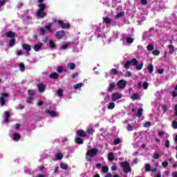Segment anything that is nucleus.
<instances>
[{"instance_id": "obj_12", "label": "nucleus", "mask_w": 177, "mask_h": 177, "mask_svg": "<svg viewBox=\"0 0 177 177\" xmlns=\"http://www.w3.org/2000/svg\"><path fill=\"white\" fill-rule=\"evenodd\" d=\"M10 118V113H9V112L6 111L4 113V115H3V122H9V119Z\"/></svg>"}, {"instance_id": "obj_47", "label": "nucleus", "mask_w": 177, "mask_h": 177, "mask_svg": "<svg viewBox=\"0 0 177 177\" xmlns=\"http://www.w3.org/2000/svg\"><path fill=\"white\" fill-rule=\"evenodd\" d=\"M122 16H124L123 12L118 13L117 15L115 16V17L120 19V18L122 17Z\"/></svg>"}, {"instance_id": "obj_58", "label": "nucleus", "mask_w": 177, "mask_h": 177, "mask_svg": "<svg viewBox=\"0 0 177 177\" xmlns=\"http://www.w3.org/2000/svg\"><path fill=\"white\" fill-rule=\"evenodd\" d=\"M138 93H134V94H133V95L131 96V99H133V100H135L138 99Z\"/></svg>"}, {"instance_id": "obj_45", "label": "nucleus", "mask_w": 177, "mask_h": 177, "mask_svg": "<svg viewBox=\"0 0 177 177\" xmlns=\"http://www.w3.org/2000/svg\"><path fill=\"white\" fill-rule=\"evenodd\" d=\"M148 70L149 73H153V71L154 70V66H153V65H149Z\"/></svg>"}, {"instance_id": "obj_14", "label": "nucleus", "mask_w": 177, "mask_h": 177, "mask_svg": "<svg viewBox=\"0 0 177 177\" xmlns=\"http://www.w3.org/2000/svg\"><path fill=\"white\" fill-rule=\"evenodd\" d=\"M168 49H169V53H170V55H174V53H175V52H176V50H177V48H175V47H174L173 45H169Z\"/></svg>"}, {"instance_id": "obj_44", "label": "nucleus", "mask_w": 177, "mask_h": 177, "mask_svg": "<svg viewBox=\"0 0 177 177\" xmlns=\"http://www.w3.org/2000/svg\"><path fill=\"white\" fill-rule=\"evenodd\" d=\"M143 127H144L145 128H149V127H151V123L150 122H146L144 124Z\"/></svg>"}, {"instance_id": "obj_5", "label": "nucleus", "mask_w": 177, "mask_h": 177, "mask_svg": "<svg viewBox=\"0 0 177 177\" xmlns=\"http://www.w3.org/2000/svg\"><path fill=\"white\" fill-rule=\"evenodd\" d=\"M9 97V94L8 93H3L0 96V104L1 106H5V103L8 102V98Z\"/></svg>"}, {"instance_id": "obj_54", "label": "nucleus", "mask_w": 177, "mask_h": 177, "mask_svg": "<svg viewBox=\"0 0 177 177\" xmlns=\"http://www.w3.org/2000/svg\"><path fill=\"white\" fill-rule=\"evenodd\" d=\"M28 94L30 95L29 96H34V95H35V93L34 92V90H29Z\"/></svg>"}, {"instance_id": "obj_48", "label": "nucleus", "mask_w": 177, "mask_h": 177, "mask_svg": "<svg viewBox=\"0 0 177 177\" xmlns=\"http://www.w3.org/2000/svg\"><path fill=\"white\" fill-rule=\"evenodd\" d=\"M132 76V73L129 71H127L126 73L124 74V77H131Z\"/></svg>"}, {"instance_id": "obj_43", "label": "nucleus", "mask_w": 177, "mask_h": 177, "mask_svg": "<svg viewBox=\"0 0 177 177\" xmlns=\"http://www.w3.org/2000/svg\"><path fill=\"white\" fill-rule=\"evenodd\" d=\"M93 132H95V130L93 129H87V133L88 135H93Z\"/></svg>"}, {"instance_id": "obj_31", "label": "nucleus", "mask_w": 177, "mask_h": 177, "mask_svg": "<svg viewBox=\"0 0 177 177\" xmlns=\"http://www.w3.org/2000/svg\"><path fill=\"white\" fill-rule=\"evenodd\" d=\"M114 107H115V104L114 102H111L108 105L109 110H113V109H114Z\"/></svg>"}, {"instance_id": "obj_52", "label": "nucleus", "mask_w": 177, "mask_h": 177, "mask_svg": "<svg viewBox=\"0 0 177 177\" xmlns=\"http://www.w3.org/2000/svg\"><path fill=\"white\" fill-rule=\"evenodd\" d=\"M115 145H120L121 143V139L117 138L116 140H114Z\"/></svg>"}, {"instance_id": "obj_46", "label": "nucleus", "mask_w": 177, "mask_h": 177, "mask_svg": "<svg viewBox=\"0 0 177 177\" xmlns=\"http://www.w3.org/2000/svg\"><path fill=\"white\" fill-rule=\"evenodd\" d=\"M129 67H131V62L130 61H127L126 62V64H124V68H129Z\"/></svg>"}, {"instance_id": "obj_6", "label": "nucleus", "mask_w": 177, "mask_h": 177, "mask_svg": "<svg viewBox=\"0 0 177 177\" xmlns=\"http://www.w3.org/2000/svg\"><path fill=\"white\" fill-rule=\"evenodd\" d=\"M130 62V64L132 66H136V70H140L141 68H143V63H140L139 66H138V64L139 63L136 59H133Z\"/></svg>"}, {"instance_id": "obj_24", "label": "nucleus", "mask_w": 177, "mask_h": 177, "mask_svg": "<svg viewBox=\"0 0 177 177\" xmlns=\"http://www.w3.org/2000/svg\"><path fill=\"white\" fill-rule=\"evenodd\" d=\"M103 21L105 22L106 24H110L111 21H113V19L109 17H104L103 18Z\"/></svg>"}, {"instance_id": "obj_13", "label": "nucleus", "mask_w": 177, "mask_h": 177, "mask_svg": "<svg viewBox=\"0 0 177 177\" xmlns=\"http://www.w3.org/2000/svg\"><path fill=\"white\" fill-rule=\"evenodd\" d=\"M42 46H44V44L42 43H38L37 44H35L34 46V50L35 52H39V50H41V48H42Z\"/></svg>"}, {"instance_id": "obj_49", "label": "nucleus", "mask_w": 177, "mask_h": 177, "mask_svg": "<svg viewBox=\"0 0 177 177\" xmlns=\"http://www.w3.org/2000/svg\"><path fill=\"white\" fill-rule=\"evenodd\" d=\"M162 165L163 168H167L168 167V162L164 161L162 162Z\"/></svg>"}, {"instance_id": "obj_10", "label": "nucleus", "mask_w": 177, "mask_h": 177, "mask_svg": "<svg viewBox=\"0 0 177 177\" xmlns=\"http://www.w3.org/2000/svg\"><path fill=\"white\" fill-rule=\"evenodd\" d=\"M65 35H66V33H65L64 30H60V31L56 32L55 37L58 39H60L63 38V37H64Z\"/></svg>"}, {"instance_id": "obj_34", "label": "nucleus", "mask_w": 177, "mask_h": 177, "mask_svg": "<svg viewBox=\"0 0 177 177\" xmlns=\"http://www.w3.org/2000/svg\"><path fill=\"white\" fill-rule=\"evenodd\" d=\"M68 68H70L71 70H74V68H75V64H74V63L68 64Z\"/></svg>"}, {"instance_id": "obj_33", "label": "nucleus", "mask_w": 177, "mask_h": 177, "mask_svg": "<svg viewBox=\"0 0 177 177\" xmlns=\"http://www.w3.org/2000/svg\"><path fill=\"white\" fill-rule=\"evenodd\" d=\"M147 50H150V51L153 50V49H154V46H153V44H148V46H147Z\"/></svg>"}, {"instance_id": "obj_17", "label": "nucleus", "mask_w": 177, "mask_h": 177, "mask_svg": "<svg viewBox=\"0 0 177 177\" xmlns=\"http://www.w3.org/2000/svg\"><path fill=\"white\" fill-rule=\"evenodd\" d=\"M84 86V83H78L73 85V89L77 91V89H81V88Z\"/></svg>"}, {"instance_id": "obj_23", "label": "nucleus", "mask_w": 177, "mask_h": 177, "mask_svg": "<svg viewBox=\"0 0 177 177\" xmlns=\"http://www.w3.org/2000/svg\"><path fill=\"white\" fill-rule=\"evenodd\" d=\"M59 167L62 169H65V170L68 169V165L64 162L60 163Z\"/></svg>"}, {"instance_id": "obj_61", "label": "nucleus", "mask_w": 177, "mask_h": 177, "mask_svg": "<svg viewBox=\"0 0 177 177\" xmlns=\"http://www.w3.org/2000/svg\"><path fill=\"white\" fill-rule=\"evenodd\" d=\"M165 146L167 149H168V147H169L170 145H169V140H166L165 141Z\"/></svg>"}, {"instance_id": "obj_39", "label": "nucleus", "mask_w": 177, "mask_h": 177, "mask_svg": "<svg viewBox=\"0 0 177 177\" xmlns=\"http://www.w3.org/2000/svg\"><path fill=\"white\" fill-rule=\"evenodd\" d=\"M68 46H70V44H66L60 47V49L64 50L67 49V48H68Z\"/></svg>"}, {"instance_id": "obj_59", "label": "nucleus", "mask_w": 177, "mask_h": 177, "mask_svg": "<svg viewBox=\"0 0 177 177\" xmlns=\"http://www.w3.org/2000/svg\"><path fill=\"white\" fill-rule=\"evenodd\" d=\"M162 109L163 110V111H165L166 113V111H168V106H167V105H163L162 106Z\"/></svg>"}, {"instance_id": "obj_16", "label": "nucleus", "mask_w": 177, "mask_h": 177, "mask_svg": "<svg viewBox=\"0 0 177 177\" xmlns=\"http://www.w3.org/2000/svg\"><path fill=\"white\" fill-rule=\"evenodd\" d=\"M48 46L50 49H56V44L53 40L48 41Z\"/></svg>"}, {"instance_id": "obj_64", "label": "nucleus", "mask_w": 177, "mask_h": 177, "mask_svg": "<svg viewBox=\"0 0 177 177\" xmlns=\"http://www.w3.org/2000/svg\"><path fill=\"white\" fill-rule=\"evenodd\" d=\"M173 177H177V171L172 173Z\"/></svg>"}, {"instance_id": "obj_25", "label": "nucleus", "mask_w": 177, "mask_h": 177, "mask_svg": "<svg viewBox=\"0 0 177 177\" xmlns=\"http://www.w3.org/2000/svg\"><path fill=\"white\" fill-rule=\"evenodd\" d=\"M109 161H113L114 160V153L113 152H110L108 155Z\"/></svg>"}, {"instance_id": "obj_11", "label": "nucleus", "mask_w": 177, "mask_h": 177, "mask_svg": "<svg viewBox=\"0 0 177 177\" xmlns=\"http://www.w3.org/2000/svg\"><path fill=\"white\" fill-rule=\"evenodd\" d=\"M121 97H122V96L120 93H115L112 94V100L113 102H115V100H118V99H121Z\"/></svg>"}, {"instance_id": "obj_15", "label": "nucleus", "mask_w": 177, "mask_h": 177, "mask_svg": "<svg viewBox=\"0 0 177 177\" xmlns=\"http://www.w3.org/2000/svg\"><path fill=\"white\" fill-rule=\"evenodd\" d=\"M77 136H81L82 138H85L86 137V133H85L84 130H78L77 131Z\"/></svg>"}, {"instance_id": "obj_28", "label": "nucleus", "mask_w": 177, "mask_h": 177, "mask_svg": "<svg viewBox=\"0 0 177 177\" xmlns=\"http://www.w3.org/2000/svg\"><path fill=\"white\" fill-rule=\"evenodd\" d=\"M57 96H58V97L63 96V88H59L57 91Z\"/></svg>"}, {"instance_id": "obj_3", "label": "nucleus", "mask_w": 177, "mask_h": 177, "mask_svg": "<svg viewBox=\"0 0 177 177\" xmlns=\"http://www.w3.org/2000/svg\"><path fill=\"white\" fill-rule=\"evenodd\" d=\"M46 30H48L49 32H53V30H52V24H47L45 28H39L37 29L39 35H44Z\"/></svg>"}, {"instance_id": "obj_21", "label": "nucleus", "mask_w": 177, "mask_h": 177, "mask_svg": "<svg viewBox=\"0 0 177 177\" xmlns=\"http://www.w3.org/2000/svg\"><path fill=\"white\" fill-rule=\"evenodd\" d=\"M22 48L24 50H26V52L31 50V47L28 44H22Z\"/></svg>"}, {"instance_id": "obj_20", "label": "nucleus", "mask_w": 177, "mask_h": 177, "mask_svg": "<svg viewBox=\"0 0 177 177\" xmlns=\"http://www.w3.org/2000/svg\"><path fill=\"white\" fill-rule=\"evenodd\" d=\"M13 140H15V142H19V140H20V134L15 133L13 134Z\"/></svg>"}, {"instance_id": "obj_19", "label": "nucleus", "mask_w": 177, "mask_h": 177, "mask_svg": "<svg viewBox=\"0 0 177 177\" xmlns=\"http://www.w3.org/2000/svg\"><path fill=\"white\" fill-rule=\"evenodd\" d=\"M38 91L40 93H42L45 91V86L42 84H38L37 85Z\"/></svg>"}, {"instance_id": "obj_56", "label": "nucleus", "mask_w": 177, "mask_h": 177, "mask_svg": "<svg viewBox=\"0 0 177 177\" xmlns=\"http://www.w3.org/2000/svg\"><path fill=\"white\" fill-rule=\"evenodd\" d=\"M177 95V85L176 86L175 91L172 93V96L175 97Z\"/></svg>"}, {"instance_id": "obj_30", "label": "nucleus", "mask_w": 177, "mask_h": 177, "mask_svg": "<svg viewBox=\"0 0 177 177\" xmlns=\"http://www.w3.org/2000/svg\"><path fill=\"white\" fill-rule=\"evenodd\" d=\"M145 171L147 172H150V171H151V165L149 164H145Z\"/></svg>"}, {"instance_id": "obj_50", "label": "nucleus", "mask_w": 177, "mask_h": 177, "mask_svg": "<svg viewBox=\"0 0 177 177\" xmlns=\"http://www.w3.org/2000/svg\"><path fill=\"white\" fill-rule=\"evenodd\" d=\"M142 113H143V109L140 108L137 111V115L140 116L142 114Z\"/></svg>"}, {"instance_id": "obj_63", "label": "nucleus", "mask_w": 177, "mask_h": 177, "mask_svg": "<svg viewBox=\"0 0 177 177\" xmlns=\"http://www.w3.org/2000/svg\"><path fill=\"white\" fill-rule=\"evenodd\" d=\"M78 75H79L78 73H75L72 75V78L74 80V78H77Z\"/></svg>"}, {"instance_id": "obj_32", "label": "nucleus", "mask_w": 177, "mask_h": 177, "mask_svg": "<svg viewBox=\"0 0 177 177\" xmlns=\"http://www.w3.org/2000/svg\"><path fill=\"white\" fill-rule=\"evenodd\" d=\"M117 74H118V72L117 71V69L113 68L112 70H111V71H110V75H117Z\"/></svg>"}, {"instance_id": "obj_51", "label": "nucleus", "mask_w": 177, "mask_h": 177, "mask_svg": "<svg viewBox=\"0 0 177 177\" xmlns=\"http://www.w3.org/2000/svg\"><path fill=\"white\" fill-rule=\"evenodd\" d=\"M5 3H6V0H0V8H2Z\"/></svg>"}, {"instance_id": "obj_40", "label": "nucleus", "mask_w": 177, "mask_h": 177, "mask_svg": "<svg viewBox=\"0 0 177 177\" xmlns=\"http://www.w3.org/2000/svg\"><path fill=\"white\" fill-rule=\"evenodd\" d=\"M19 68L21 71H25L26 70V66H24V64H19Z\"/></svg>"}, {"instance_id": "obj_18", "label": "nucleus", "mask_w": 177, "mask_h": 177, "mask_svg": "<svg viewBox=\"0 0 177 177\" xmlns=\"http://www.w3.org/2000/svg\"><path fill=\"white\" fill-rule=\"evenodd\" d=\"M6 37H8V38H15V37H16V33L13 32H7L6 33Z\"/></svg>"}, {"instance_id": "obj_57", "label": "nucleus", "mask_w": 177, "mask_h": 177, "mask_svg": "<svg viewBox=\"0 0 177 177\" xmlns=\"http://www.w3.org/2000/svg\"><path fill=\"white\" fill-rule=\"evenodd\" d=\"M172 127L174 129H177V122L176 121H174L173 123H172Z\"/></svg>"}, {"instance_id": "obj_53", "label": "nucleus", "mask_w": 177, "mask_h": 177, "mask_svg": "<svg viewBox=\"0 0 177 177\" xmlns=\"http://www.w3.org/2000/svg\"><path fill=\"white\" fill-rule=\"evenodd\" d=\"M57 73H63V67H62V66H58V67L57 68Z\"/></svg>"}, {"instance_id": "obj_60", "label": "nucleus", "mask_w": 177, "mask_h": 177, "mask_svg": "<svg viewBox=\"0 0 177 177\" xmlns=\"http://www.w3.org/2000/svg\"><path fill=\"white\" fill-rule=\"evenodd\" d=\"M143 88L144 89H147V88H149V84L147 82H144L143 83Z\"/></svg>"}, {"instance_id": "obj_38", "label": "nucleus", "mask_w": 177, "mask_h": 177, "mask_svg": "<svg viewBox=\"0 0 177 177\" xmlns=\"http://www.w3.org/2000/svg\"><path fill=\"white\" fill-rule=\"evenodd\" d=\"M57 77H59V75L56 73H52L50 75V78H53L54 80H55L56 78H57Z\"/></svg>"}, {"instance_id": "obj_4", "label": "nucleus", "mask_w": 177, "mask_h": 177, "mask_svg": "<svg viewBox=\"0 0 177 177\" xmlns=\"http://www.w3.org/2000/svg\"><path fill=\"white\" fill-rule=\"evenodd\" d=\"M120 165L122 167L124 174H129L131 172V166H129L128 162H120Z\"/></svg>"}, {"instance_id": "obj_41", "label": "nucleus", "mask_w": 177, "mask_h": 177, "mask_svg": "<svg viewBox=\"0 0 177 177\" xmlns=\"http://www.w3.org/2000/svg\"><path fill=\"white\" fill-rule=\"evenodd\" d=\"M126 41L127 42V44H132V42H133V38H132V37H127L126 39Z\"/></svg>"}, {"instance_id": "obj_35", "label": "nucleus", "mask_w": 177, "mask_h": 177, "mask_svg": "<svg viewBox=\"0 0 177 177\" xmlns=\"http://www.w3.org/2000/svg\"><path fill=\"white\" fill-rule=\"evenodd\" d=\"M102 172H104V174H107V172H109V167L107 166H104L102 167Z\"/></svg>"}, {"instance_id": "obj_7", "label": "nucleus", "mask_w": 177, "mask_h": 177, "mask_svg": "<svg viewBox=\"0 0 177 177\" xmlns=\"http://www.w3.org/2000/svg\"><path fill=\"white\" fill-rule=\"evenodd\" d=\"M57 24H59V26H60L61 28H62L63 30L70 28V24L68 23H64L62 21L59 20L57 21Z\"/></svg>"}, {"instance_id": "obj_26", "label": "nucleus", "mask_w": 177, "mask_h": 177, "mask_svg": "<svg viewBox=\"0 0 177 177\" xmlns=\"http://www.w3.org/2000/svg\"><path fill=\"white\" fill-rule=\"evenodd\" d=\"M114 88H115V83H111L109 84V87L108 88V91L111 92Z\"/></svg>"}, {"instance_id": "obj_36", "label": "nucleus", "mask_w": 177, "mask_h": 177, "mask_svg": "<svg viewBox=\"0 0 177 177\" xmlns=\"http://www.w3.org/2000/svg\"><path fill=\"white\" fill-rule=\"evenodd\" d=\"M160 157H161L160 153H153V158H154V160H158V158H160Z\"/></svg>"}, {"instance_id": "obj_62", "label": "nucleus", "mask_w": 177, "mask_h": 177, "mask_svg": "<svg viewBox=\"0 0 177 177\" xmlns=\"http://www.w3.org/2000/svg\"><path fill=\"white\" fill-rule=\"evenodd\" d=\"M21 53H22V52H21V50H17L16 51V55H17V56L21 55Z\"/></svg>"}, {"instance_id": "obj_42", "label": "nucleus", "mask_w": 177, "mask_h": 177, "mask_svg": "<svg viewBox=\"0 0 177 177\" xmlns=\"http://www.w3.org/2000/svg\"><path fill=\"white\" fill-rule=\"evenodd\" d=\"M134 128L135 127L133 126H132L131 124H128L127 127V131H133Z\"/></svg>"}, {"instance_id": "obj_27", "label": "nucleus", "mask_w": 177, "mask_h": 177, "mask_svg": "<svg viewBox=\"0 0 177 177\" xmlns=\"http://www.w3.org/2000/svg\"><path fill=\"white\" fill-rule=\"evenodd\" d=\"M56 160H62L63 159V154L62 153H57L55 154Z\"/></svg>"}, {"instance_id": "obj_22", "label": "nucleus", "mask_w": 177, "mask_h": 177, "mask_svg": "<svg viewBox=\"0 0 177 177\" xmlns=\"http://www.w3.org/2000/svg\"><path fill=\"white\" fill-rule=\"evenodd\" d=\"M75 143H77V145H82L84 143V139L81 138H76L75 139Z\"/></svg>"}, {"instance_id": "obj_37", "label": "nucleus", "mask_w": 177, "mask_h": 177, "mask_svg": "<svg viewBox=\"0 0 177 177\" xmlns=\"http://www.w3.org/2000/svg\"><path fill=\"white\" fill-rule=\"evenodd\" d=\"M32 100H34V97L32 95H29V97L26 100V102L27 103H31Z\"/></svg>"}, {"instance_id": "obj_9", "label": "nucleus", "mask_w": 177, "mask_h": 177, "mask_svg": "<svg viewBox=\"0 0 177 177\" xmlns=\"http://www.w3.org/2000/svg\"><path fill=\"white\" fill-rule=\"evenodd\" d=\"M46 114H48L49 115H50V117L53 118H56L58 117L59 114L57 113V112L55 111H50L49 109H46L45 111Z\"/></svg>"}, {"instance_id": "obj_8", "label": "nucleus", "mask_w": 177, "mask_h": 177, "mask_svg": "<svg viewBox=\"0 0 177 177\" xmlns=\"http://www.w3.org/2000/svg\"><path fill=\"white\" fill-rule=\"evenodd\" d=\"M117 86L120 89H124V88H125L127 86V81L124 80H119L117 83Z\"/></svg>"}, {"instance_id": "obj_55", "label": "nucleus", "mask_w": 177, "mask_h": 177, "mask_svg": "<svg viewBox=\"0 0 177 177\" xmlns=\"http://www.w3.org/2000/svg\"><path fill=\"white\" fill-rule=\"evenodd\" d=\"M153 55H154V56H158V55H160V50H153Z\"/></svg>"}, {"instance_id": "obj_1", "label": "nucleus", "mask_w": 177, "mask_h": 177, "mask_svg": "<svg viewBox=\"0 0 177 177\" xmlns=\"http://www.w3.org/2000/svg\"><path fill=\"white\" fill-rule=\"evenodd\" d=\"M38 2H39V9L37 10V16L40 18L45 17L46 14L45 13V4L42 3L44 0H38Z\"/></svg>"}, {"instance_id": "obj_2", "label": "nucleus", "mask_w": 177, "mask_h": 177, "mask_svg": "<svg viewBox=\"0 0 177 177\" xmlns=\"http://www.w3.org/2000/svg\"><path fill=\"white\" fill-rule=\"evenodd\" d=\"M97 151H99V150L96 148L89 149L86 152L87 160L90 162H92V157H95V156L97 154Z\"/></svg>"}, {"instance_id": "obj_29", "label": "nucleus", "mask_w": 177, "mask_h": 177, "mask_svg": "<svg viewBox=\"0 0 177 177\" xmlns=\"http://www.w3.org/2000/svg\"><path fill=\"white\" fill-rule=\"evenodd\" d=\"M15 43H16V39H15V38H12L10 40L8 45H9V46L12 47L15 45Z\"/></svg>"}]
</instances>
